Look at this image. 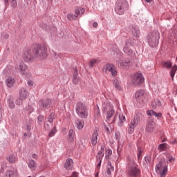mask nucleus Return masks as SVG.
<instances>
[{"label": "nucleus", "instance_id": "obj_1", "mask_svg": "<svg viewBox=\"0 0 177 177\" xmlns=\"http://www.w3.org/2000/svg\"><path fill=\"white\" fill-rule=\"evenodd\" d=\"M33 55L36 59L39 60H44L46 57H48V49L46 46H41L39 44H37L36 48L33 50Z\"/></svg>", "mask_w": 177, "mask_h": 177}, {"label": "nucleus", "instance_id": "obj_2", "mask_svg": "<svg viewBox=\"0 0 177 177\" xmlns=\"http://www.w3.org/2000/svg\"><path fill=\"white\" fill-rule=\"evenodd\" d=\"M129 5L127 0H118L115 6V12L117 15H124L126 10H128Z\"/></svg>", "mask_w": 177, "mask_h": 177}, {"label": "nucleus", "instance_id": "obj_3", "mask_svg": "<svg viewBox=\"0 0 177 177\" xmlns=\"http://www.w3.org/2000/svg\"><path fill=\"white\" fill-rule=\"evenodd\" d=\"M75 113L80 118H88V115H89L88 108L82 102H79L76 104Z\"/></svg>", "mask_w": 177, "mask_h": 177}, {"label": "nucleus", "instance_id": "obj_4", "mask_svg": "<svg viewBox=\"0 0 177 177\" xmlns=\"http://www.w3.org/2000/svg\"><path fill=\"white\" fill-rule=\"evenodd\" d=\"M160 39V33L158 32H153L147 36V41L151 48H156L158 46Z\"/></svg>", "mask_w": 177, "mask_h": 177}, {"label": "nucleus", "instance_id": "obj_5", "mask_svg": "<svg viewBox=\"0 0 177 177\" xmlns=\"http://www.w3.org/2000/svg\"><path fill=\"white\" fill-rule=\"evenodd\" d=\"M107 110H109L107 111ZM102 111L104 113H106V111H107L106 113V122H110V118H111V117H113V115H114V109H113V105H111L110 103H104L102 104Z\"/></svg>", "mask_w": 177, "mask_h": 177}, {"label": "nucleus", "instance_id": "obj_6", "mask_svg": "<svg viewBox=\"0 0 177 177\" xmlns=\"http://www.w3.org/2000/svg\"><path fill=\"white\" fill-rule=\"evenodd\" d=\"M156 171L160 172L161 177H165V175L168 172V165H164V162L160 161L156 166Z\"/></svg>", "mask_w": 177, "mask_h": 177}, {"label": "nucleus", "instance_id": "obj_7", "mask_svg": "<svg viewBox=\"0 0 177 177\" xmlns=\"http://www.w3.org/2000/svg\"><path fill=\"white\" fill-rule=\"evenodd\" d=\"M142 118H143V113H142V112L137 111L136 112L134 118L131 120L129 124L136 128V127H138L139 124V122H140V120H142Z\"/></svg>", "mask_w": 177, "mask_h": 177}, {"label": "nucleus", "instance_id": "obj_8", "mask_svg": "<svg viewBox=\"0 0 177 177\" xmlns=\"http://www.w3.org/2000/svg\"><path fill=\"white\" fill-rule=\"evenodd\" d=\"M103 71L107 73L109 71L111 73L112 77H117V68L113 64H106L102 68Z\"/></svg>", "mask_w": 177, "mask_h": 177}, {"label": "nucleus", "instance_id": "obj_9", "mask_svg": "<svg viewBox=\"0 0 177 177\" xmlns=\"http://www.w3.org/2000/svg\"><path fill=\"white\" fill-rule=\"evenodd\" d=\"M118 66L120 68H123V70H128L129 66H131V61L129 59L120 58L118 61Z\"/></svg>", "mask_w": 177, "mask_h": 177}, {"label": "nucleus", "instance_id": "obj_10", "mask_svg": "<svg viewBox=\"0 0 177 177\" xmlns=\"http://www.w3.org/2000/svg\"><path fill=\"white\" fill-rule=\"evenodd\" d=\"M27 68H28V67L24 64H21L19 66L15 67V70L19 71L21 75H25L26 78H30V77H31V73H28L27 75V72H26L27 71Z\"/></svg>", "mask_w": 177, "mask_h": 177}, {"label": "nucleus", "instance_id": "obj_11", "mask_svg": "<svg viewBox=\"0 0 177 177\" xmlns=\"http://www.w3.org/2000/svg\"><path fill=\"white\" fill-rule=\"evenodd\" d=\"M39 106L40 109H50V107H53V104L50 99L40 100L39 101Z\"/></svg>", "mask_w": 177, "mask_h": 177}, {"label": "nucleus", "instance_id": "obj_12", "mask_svg": "<svg viewBox=\"0 0 177 177\" xmlns=\"http://www.w3.org/2000/svg\"><path fill=\"white\" fill-rule=\"evenodd\" d=\"M142 82H145V77H143V75L142 73H136L133 76L132 83L133 85L138 86L139 84H142Z\"/></svg>", "mask_w": 177, "mask_h": 177}, {"label": "nucleus", "instance_id": "obj_13", "mask_svg": "<svg viewBox=\"0 0 177 177\" xmlns=\"http://www.w3.org/2000/svg\"><path fill=\"white\" fill-rule=\"evenodd\" d=\"M103 157H104V152L99 151L95 156V164H97V169H100V167H102V160H103Z\"/></svg>", "mask_w": 177, "mask_h": 177}, {"label": "nucleus", "instance_id": "obj_14", "mask_svg": "<svg viewBox=\"0 0 177 177\" xmlns=\"http://www.w3.org/2000/svg\"><path fill=\"white\" fill-rule=\"evenodd\" d=\"M128 174L130 176L137 177L140 175V169L135 166H132L129 168Z\"/></svg>", "mask_w": 177, "mask_h": 177}, {"label": "nucleus", "instance_id": "obj_15", "mask_svg": "<svg viewBox=\"0 0 177 177\" xmlns=\"http://www.w3.org/2000/svg\"><path fill=\"white\" fill-rule=\"evenodd\" d=\"M155 129H156V122H153V120L149 118L147 124L146 131L147 132H154Z\"/></svg>", "mask_w": 177, "mask_h": 177}, {"label": "nucleus", "instance_id": "obj_16", "mask_svg": "<svg viewBox=\"0 0 177 177\" xmlns=\"http://www.w3.org/2000/svg\"><path fill=\"white\" fill-rule=\"evenodd\" d=\"M131 46H132V44L131 43V41H129V40H127L125 41V46L123 48V50L124 53L129 55V56H131V55L133 53V50L131 49Z\"/></svg>", "mask_w": 177, "mask_h": 177}, {"label": "nucleus", "instance_id": "obj_17", "mask_svg": "<svg viewBox=\"0 0 177 177\" xmlns=\"http://www.w3.org/2000/svg\"><path fill=\"white\" fill-rule=\"evenodd\" d=\"M147 95V94L146 92H145V91L138 90L136 92V99H137V100H140V102H143V100H145L146 98Z\"/></svg>", "mask_w": 177, "mask_h": 177}, {"label": "nucleus", "instance_id": "obj_18", "mask_svg": "<svg viewBox=\"0 0 177 177\" xmlns=\"http://www.w3.org/2000/svg\"><path fill=\"white\" fill-rule=\"evenodd\" d=\"M23 59L25 62H31L34 59V57L31 55V50H26L23 54Z\"/></svg>", "mask_w": 177, "mask_h": 177}, {"label": "nucleus", "instance_id": "obj_19", "mask_svg": "<svg viewBox=\"0 0 177 177\" xmlns=\"http://www.w3.org/2000/svg\"><path fill=\"white\" fill-rule=\"evenodd\" d=\"M64 167L65 169H67V171L73 169V167H74V162H73V159L67 158L66 162L64 165Z\"/></svg>", "mask_w": 177, "mask_h": 177}, {"label": "nucleus", "instance_id": "obj_20", "mask_svg": "<svg viewBox=\"0 0 177 177\" xmlns=\"http://www.w3.org/2000/svg\"><path fill=\"white\" fill-rule=\"evenodd\" d=\"M97 136H99V133L97 132V129H95L91 137V145L93 146H96L97 143Z\"/></svg>", "mask_w": 177, "mask_h": 177}, {"label": "nucleus", "instance_id": "obj_21", "mask_svg": "<svg viewBox=\"0 0 177 177\" xmlns=\"http://www.w3.org/2000/svg\"><path fill=\"white\" fill-rule=\"evenodd\" d=\"M74 138H75V131L73 129H70L68 133L67 140L68 143H74Z\"/></svg>", "mask_w": 177, "mask_h": 177}, {"label": "nucleus", "instance_id": "obj_22", "mask_svg": "<svg viewBox=\"0 0 177 177\" xmlns=\"http://www.w3.org/2000/svg\"><path fill=\"white\" fill-rule=\"evenodd\" d=\"M27 96H28V91H27L24 88H21L19 91V97L26 100L27 99Z\"/></svg>", "mask_w": 177, "mask_h": 177}, {"label": "nucleus", "instance_id": "obj_23", "mask_svg": "<svg viewBox=\"0 0 177 177\" xmlns=\"http://www.w3.org/2000/svg\"><path fill=\"white\" fill-rule=\"evenodd\" d=\"M131 31L135 38H139L140 35V32L139 31V28H138V27L132 26L131 28Z\"/></svg>", "mask_w": 177, "mask_h": 177}, {"label": "nucleus", "instance_id": "obj_24", "mask_svg": "<svg viewBox=\"0 0 177 177\" xmlns=\"http://www.w3.org/2000/svg\"><path fill=\"white\" fill-rule=\"evenodd\" d=\"M169 149V145L167 143L160 144L158 147V150L159 151H167Z\"/></svg>", "mask_w": 177, "mask_h": 177}, {"label": "nucleus", "instance_id": "obj_25", "mask_svg": "<svg viewBox=\"0 0 177 177\" xmlns=\"http://www.w3.org/2000/svg\"><path fill=\"white\" fill-rule=\"evenodd\" d=\"M15 82H16V80H15V78L12 77H9L6 80V84L8 88H12V86H13Z\"/></svg>", "mask_w": 177, "mask_h": 177}, {"label": "nucleus", "instance_id": "obj_26", "mask_svg": "<svg viewBox=\"0 0 177 177\" xmlns=\"http://www.w3.org/2000/svg\"><path fill=\"white\" fill-rule=\"evenodd\" d=\"M75 124L76 125V128H77L79 130L82 129L84 128V125H85L84 120H81L80 119H77Z\"/></svg>", "mask_w": 177, "mask_h": 177}, {"label": "nucleus", "instance_id": "obj_27", "mask_svg": "<svg viewBox=\"0 0 177 177\" xmlns=\"http://www.w3.org/2000/svg\"><path fill=\"white\" fill-rule=\"evenodd\" d=\"M6 177H17V171L8 170L6 172Z\"/></svg>", "mask_w": 177, "mask_h": 177}, {"label": "nucleus", "instance_id": "obj_28", "mask_svg": "<svg viewBox=\"0 0 177 177\" xmlns=\"http://www.w3.org/2000/svg\"><path fill=\"white\" fill-rule=\"evenodd\" d=\"M78 75V71L77 70V68L74 69V75H73V83L75 85H78L79 80L77 75Z\"/></svg>", "mask_w": 177, "mask_h": 177}, {"label": "nucleus", "instance_id": "obj_29", "mask_svg": "<svg viewBox=\"0 0 177 177\" xmlns=\"http://www.w3.org/2000/svg\"><path fill=\"white\" fill-rule=\"evenodd\" d=\"M75 13L78 17V16H81V15H84V13H85V9L84 8L79 7L75 9Z\"/></svg>", "mask_w": 177, "mask_h": 177}, {"label": "nucleus", "instance_id": "obj_30", "mask_svg": "<svg viewBox=\"0 0 177 177\" xmlns=\"http://www.w3.org/2000/svg\"><path fill=\"white\" fill-rule=\"evenodd\" d=\"M10 6L13 9H15V8H17V0H10ZM5 3H8L9 2V0H4Z\"/></svg>", "mask_w": 177, "mask_h": 177}, {"label": "nucleus", "instance_id": "obj_31", "mask_svg": "<svg viewBox=\"0 0 177 177\" xmlns=\"http://www.w3.org/2000/svg\"><path fill=\"white\" fill-rule=\"evenodd\" d=\"M119 121H120V124L121 127L122 125V124H124V122H125V121H127V118H125V114L120 113L119 115Z\"/></svg>", "mask_w": 177, "mask_h": 177}, {"label": "nucleus", "instance_id": "obj_32", "mask_svg": "<svg viewBox=\"0 0 177 177\" xmlns=\"http://www.w3.org/2000/svg\"><path fill=\"white\" fill-rule=\"evenodd\" d=\"M113 84L118 91H121V86H120V81L118 79H114L113 80Z\"/></svg>", "mask_w": 177, "mask_h": 177}, {"label": "nucleus", "instance_id": "obj_33", "mask_svg": "<svg viewBox=\"0 0 177 177\" xmlns=\"http://www.w3.org/2000/svg\"><path fill=\"white\" fill-rule=\"evenodd\" d=\"M35 165H37V163L35 162L34 160L31 159L30 160H29L28 166L30 169H35Z\"/></svg>", "mask_w": 177, "mask_h": 177}, {"label": "nucleus", "instance_id": "obj_34", "mask_svg": "<svg viewBox=\"0 0 177 177\" xmlns=\"http://www.w3.org/2000/svg\"><path fill=\"white\" fill-rule=\"evenodd\" d=\"M177 71V66L174 65L171 71H170V75L171 77V81H174V77H175V73Z\"/></svg>", "mask_w": 177, "mask_h": 177}, {"label": "nucleus", "instance_id": "obj_35", "mask_svg": "<svg viewBox=\"0 0 177 177\" xmlns=\"http://www.w3.org/2000/svg\"><path fill=\"white\" fill-rule=\"evenodd\" d=\"M162 67H164V68H172V62H171V61L165 62L162 64Z\"/></svg>", "mask_w": 177, "mask_h": 177}, {"label": "nucleus", "instance_id": "obj_36", "mask_svg": "<svg viewBox=\"0 0 177 177\" xmlns=\"http://www.w3.org/2000/svg\"><path fill=\"white\" fill-rule=\"evenodd\" d=\"M135 128L136 127L134 126H132L131 124H130V123H129L127 129L128 133H129L130 135L133 133V132H135Z\"/></svg>", "mask_w": 177, "mask_h": 177}, {"label": "nucleus", "instance_id": "obj_37", "mask_svg": "<svg viewBox=\"0 0 177 177\" xmlns=\"http://www.w3.org/2000/svg\"><path fill=\"white\" fill-rule=\"evenodd\" d=\"M25 111L27 114H31L34 111V108L32 106L28 105L25 109Z\"/></svg>", "mask_w": 177, "mask_h": 177}, {"label": "nucleus", "instance_id": "obj_38", "mask_svg": "<svg viewBox=\"0 0 177 177\" xmlns=\"http://www.w3.org/2000/svg\"><path fill=\"white\" fill-rule=\"evenodd\" d=\"M8 161H9V162L13 163L16 162V156L15 155H10L8 158H7Z\"/></svg>", "mask_w": 177, "mask_h": 177}, {"label": "nucleus", "instance_id": "obj_39", "mask_svg": "<svg viewBox=\"0 0 177 177\" xmlns=\"http://www.w3.org/2000/svg\"><path fill=\"white\" fill-rule=\"evenodd\" d=\"M8 103L10 109H15V102L13 101V99H12V97L8 98Z\"/></svg>", "mask_w": 177, "mask_h": 177}, {"label": "nucleus", "instance_id": "obj_40", "mask_svg": "<svg viewBox=\"0 0 177 177\" xmlns=\"http://www.w3.org/2000/svg\"><path fill=\"white\" fill-rule=\"evenodd\" d=\"M67 17L68 20H77L78 19V17L77 15H73V14H68Z\"/></svg>", "mask_w": 177, "mask_h": 177}, {"label": "nucleus", "instance_id": "obj_41", "mask_svg": "<svg viewBox=\"0 0 177 177\" xmlns=\"http://www.w3.org/2000/svg\"><path fill=\"white\" fill-rule=\"evenodd\" d=\"M55 120V113H51L48 118V122H50V124H52L53 122V120Z\"/></svg>", "mask_w": 177, "mask_h": 177}, {"label": "nucleus", "instance_id": "obj_42", "mask_svg": "<svg viewBox=\"0 0 177 177\" xmlns=\"http://www.w3.org/2000/svg\"><path fill=\"white\" fill-rule=\"evenodd\" d=\"M113 171H114V167H113L111 165V163H110V165H109V167H108V169L106 171L107 175H111V172H113Z\"/></svg>", "mask_w": 177, "mask_h": 177}, {"label": "nucleus", "instance_id": "obj_43", "mask_svg": "<svg viewBox=\"0 0 177 177\" xmlns=\"http://www.w3.org/2000/svg\"><path fill=\"white\" fill-rule=\"evenodd\" d=\"M151 162V157L147 156L145 157L144 158V164H150V162Z\"/></svg>", "mask_w": 177, "mask_h": 177}, {"label": "nucleus", "instance_id": "obj_44", "mask_svg": "<svg viewBox=\"0 0 177 177\" xmlns=\"http://www.w3.org/2000/svg\"><path fill=\"white\" fill-rule=\"evenodd\" d=\"M24 99H23V98H21V97H19L16 100V102H15L17 106H21V105L23 104V101H24Z\"/></svg>", "mask_w": 177, "mask_h": 177}, {"label": "nucleus", "instance_id": "obj_45", "mask_svg": "<svg viewBox=\"0 0 177 177\" xmlns=\"http://www.w3.org/2000/svg\"><path fill=\"white\" fill-rule=\"evenodd\" d=\"M56 132H57V130H56V127H54L53 129L51 130L50 132L48 133V136H50V138L55 136V135H56Z\"/></svg>", "mask_w": 177, "mask_h": 177}, {"label": "nucleus", "instance_id": "obj_46", "mask_svg": "<svg viewBox=\"0 0 177 177\" xmlns=\"http://www.w3.org/2000/svg\"><path fill=\"white\" fill-rule=\"evenodd\" d=\"M97 63V60L93 59H91L90 60L89 62V64H88V66L89 67H93V66H95V64H96Z\"/></svg>", "mask_w": 177, "mask_h": 177}, {"label": "nucleus", "instance_id": "obj_47", "mask_svg": "<svg viewBox=\"0 0 177 177\" xmlns=\"http://www.w3.org/2000/svg\"><path fill=\"white\" fill-rule=\"evenodd\" d=\"M147 115H149V117H154L155 114H156V111H153V110H149L147 111Z\"/></svg>", "mask_w": 177, "mask_h": 177}, {"label": "nucleus", "instance_id": "obj_48", "mask_svg": "<svg viewBox=\"0 0 177 177\" xmlns=\"http://www.w3.org/2000/svg\"><path fill=\"white\" fill-rule=\"evenodd\" d=\"M113 154V151L111 149H107L105 153V157H109Z\"/></svg>", "mask_w": 177, "mask_h": 177}, {"label": "nucleus", "instance_id": "obj_49", "mask_svg": "<svg viewBox=\"0 0 177 177\" xmlns=\"http://www.w3.org/2000/svg\"><path fill=\"white\" fill-rule=\"evenodd\" d=\"M142 149L141 148H138V153L137 154V157L138 158V160H140L142 158Z\"/></svg>", "mask_w": 177, "mask_h": 177}, {"label": "nucleus", "instance_id": "obj_50", "mask_svg": "<svg viewBox=\"0 0 177 177\" xmlns=\"http://www.w3.org/2000/svg\"><path fill=\"white\" fill-rule=\"evenodd\" d=\"M122 150V145L120 143H118V148H117V151L118 153V154H120V153H121Z\"/></svg>", "mask_w": 177, "mask_h": 177}, {"label": "nucleus", "instance_id": "obj_51", "mask_svg": "<svg viewBox=\"0 0 177 177\" xmlns=\"http://www.w3.org/2000/svg\"><path fill=\"white\" fill-rule=\"evenodd\" d=\"M167 158V162H174V161H175V158H174V156H168Z\"/></svg>", "mask_w": 177, "mask_h": 177}, {"label": "nucleus", "instance_id": "obj_52", "mask_svg": "<svg viewBox=\"0 0 177 177\" xmlns=\"http://www.w3.org/2000/svg\"><path fill=\"white\" fill-rule=\"evenodd\" d=\"M154 117H156V118H161V117H162V113H156L155 112V115Z\"/></svg>", "mask_w": 177, "mask_h": 177}, {"label": "nucleus", "instance_id": "obj_53", "mask_svg": "<svg viewBox=\"0 0 177 177\" xmlns=\"http://www.w3.org/2000/svg\"><path fill=\"white\" fill-rule=\"evenodd\" d=\"M155 104H156V107H159L162 104L161 101H160L159 100H156Z\"/></svg>", "mask_w": 177, "mask_h": 177}, {"label": "nucleus", "instance_id": "obj_54", "mask_svg": "<svg viewBox=\"0 0 177 177\" xmlns=\"http://www.w3.org/2000/svg\"><path fill=\"white\" fill-rule=\"evenodd\" d=\"M37 120L39 121V122H42V121L44 120V116L42 115H39L37 118Z\"/></svg>", "mask_w": 177, "mask_h": 177}, {"label": "nucleus", "instance_id": "obj_55", "mask_svg": "<svg viewBox=\"0 0 177 177\" xmlns=\"http://www.w3.org/2000/svg\"><path fill=\"white\" fill-rule=\"evenodd\" d=\"M27 84L28 86H32L34 85V82L32 80H28Z\"/></svg>", "mask_w": 177, "mask_h": 177}, {"label": "nucleus", "instance_id": "obj_56", "mask_svg": "<svg viewBox=\"0 0 177 177\" xmlns=\"http://www.w3.org/2000/svg\"><path fill=\"white\" fill-rule=\"evenodd\" d=\"M44 128L46 129V131H49V129H50V128L49 127V124H44Z\"/></svg>", "mask_w": 177, "mask_h": 177}, {"label": "nucleus", "instance_id": "obj_57", "mask_svg": "<svg viewBox=\"0 0 177 177\" xmlns=\"http://www.w3.org/2000/svg\"><path fill=\"white\" fill-rule=\"evenodd\" d=\"M151 107H152V109H153V110L157 108V106L156 105V102H155L151 103Z\"/></svg>", "mask_w": 177, "mask_h": 177}, {"label": "nucleus", "instance_id": "obj_58", "mask_svg": "<svg viewBox=\"0 0 177 177\" xmlns=\"http://www.w3.org/2000/svg\"><path fill=\"white\" fill-rule=\"evenodd\" d=\"M2 37H3V38H6V39H8V38H9V35L6 33H3Z\"/></svg>", "mask_w": 177, "mask_h": 177}, {"label": "nucleus", "instance_id": "obj_59", "mask_svg": "<svg viewBox=\"0 0 177 177\" xmlns=\"http://www.w3.org/2000/svg\"><path fill=\"white\" fill-rule=\"evenodd\" d=\"M32 158H34V160H37V158H38V155L33 153L32 155Z\"/></svg>", "mask_w": 177, "mask_h": 177}, {"label": "nucleus", "instance_id": "obj_60", "mask_svg": "<svg viewBox=\"0 0 177 177\" xmlns=\"http://www.w3.org/2000/svg\"><path fill=\"white\" fill-rule=\"evenodd\" d=\"M105 148H106V147H104V145H101L100 151H102V153H104Z\"/></svg>", "mask_w": 177, "mask_h": 177}, {"label": "nucleus", "instance_id": "obj_61", "mask_svg": "<svg viewBox=\"0 0 177 177\" xmlns=\"http://www.w3.org/2000/svg\"><path fill=\"white\" fill-rule=\"evenodd\" d=\"M105 131H106V133H110V129L107 126H105Z\"/></svg>", "mask_w": 177, "mask_h": 177}, {"label": "nucleus", "instance_id": "obj_62", "mask_svg": "<svg viewBox=\"0 0 177 177\" xmlns=\"http://www.w3.org/2000/svg\"><path fill=\"white\" fill-rule=\"evenodd\" d=\"M27 131H31V126L30 124H27Z\"/></svg>", "mask_w": 177, "mask_h": 177}, {"label": "nucleus", "instance_id": "obj_63", "mask_svg": "<svg viewBox=\"0 0 177 177\" xmlns=\"http://www.w3.org/2000/svg\"><path fill=\"white\" fill-rule=\"evenodd\" d=\"M93 27H94L95 28H96V27H97V22H94V23H93Z\"/></svg>", "mask_w": 177, "mask_h": 177}, {"label": "nucleus", "instance_id": "obj_64", "mask_svg": "<svg viewBox=\"0 0 177 177\" xmlns=\"http://www.w3.org/2000/svg\"><path fill=\"white\" fill-rule=\"evenodd\" d=\"M176 143V140H174L172 141H170V145H175Z\"/></svg>", "mask_w": 177, "mask_h": 177}]
</instances>
